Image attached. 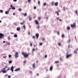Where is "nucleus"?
<instances>
[{"label": "nucleus", "mask_w": 78, "mask_h": 78, "mask_svg": "<svg viewBox=\"0 0 78 78\" xmlns=\"http://www.w3.org/2000/svg\"><path fill=\"white\" fill-rule=\"evenodd\" d=\"M22 54L23 55L25 58H28L29 55H30V53H27L26 52H22Z\"/></svg>", "instance_id": "nucleus-1"}, {"label": "nucleus", "mask_w": 78, "mask_h": 78, "mask_svg": "<svg viewBox=\"0 0 78 78\" xmlns=\"http://www.w3.org/2000/svg\"><path fill=\"white\" fill-rule=\"evenodd\" d=\"M71 27L72 28H75L76 27V24L75 23H74L73 24H71Z\"/></svg>", "instance_id": "nucleus-2"}, {"label": "nucleus", "mask_w": 78, "mask_h": 78, "mask_svg": "<svg viewBox=\"0 0 78 78\" xmlns=\"http://www.w3.org/2000/svg\"><path fill=\"white\" fill-rule=\"evenodd\" d=\"M71 56H72L71 54L68 55L67 54H66V58H70V57H71Z\"/></svg>", "instance_id": "nucleus-3"}, {"label": "nucleus", "mask_w": 78, "mask_h": 78, "mask_svg": "<svg viewBox=\"0 0 78 78\" xmlns=\"http://www.w3.org/2000/svg\"><path fill=\"white\" fill-rule=\"evenodd\" d=\"M4 37V35L2 34H0V39L3 38Z\"/></svg>", "instance_id": "nucleus-4"}, {"label": "nucleus", "mask_w": 78, "mask_h": 78, "mask_svg": "<svg viewBox=\"0 0 78 78\" xmlns=\"http://www.w3.org/2000/svg\"><path fill=\"white\" fill-rule=\"evenodd\" d=\"M16 58H18L19 56V55L18 54V52H16L15 53Z\"/></svg>", "instance_id": "nucleus-5"}, {"label": "nucleus", "mask_w": 78, "mask_h": 78, "mask_svg": "<svg viewBox=\"0 0 78 78\" xmlns=\"http://www.w3.org/2000/svg\"><path fill=\"white\" fill-rule=\"evenodd\" d=\"M14 67H13V66H12L11 67V69H10L12 71V72H14Z\"/></svg>", "instance_id": "nucleus-6"}, {"label": "nucleus", "mask_w": 78, "mask_h": 78, "mask_svg": "<svg viewBox=\"0 0 78 78\" xmlns=\"http://www.w3.org/2000/svg\"><path fill=\"white\" fill-rule=\"evenodd\" d=\"M54 5H55V6H57L58 5V2H56L55 3Z\"/></svg>", "instance_id": "nucleus-7"}, {"label": "nucleus", "mask_w": 78, "mask_h": 78, "mask_svg": "<svg viewBox=\"0 0 78 78\" xmlns=\"http://www.w3.org/2000/svg\"><path fill=\"white\" fill-rule=\"evenodd\" d=\"M36 37H37V39H38V38L39 37V34H36Z\"/></svg>", "instance_id": "nucleus-8"}, {"label": "nucleus", "mask_w": 78, "mask_h": 78, "mask_svg": "<svg viewBox=\"0 0 78 78\" xmlns=\"http://www.w3.org/2000/svg\"><path fill=\"white\" fill-rule=\"evenodd\" d=\"M50 69L51 71H52V70H53V66H51L50 67Z\"/></svg>", "instance_id": "nucleus-9"}, {"label": "nucleus", "mask_w": 78, "mask_h": 78, "mask_svg": "<svg viewBox=\"0 0 78 78\" xmlns=\"http://www.w3.org/2000/svg\"><path fill=\"white\" fill-rule=\"evenodd\" d=\"M8 13H9V10L5 12V14H8Z\"/></svg>", "instance_id": "nucleus-10"}, {"label": "nucleus", "mask_w": 78, "mask_h": 78, "mask_svg": "<svg viewBox=\"0 0 78 78\" xmlns=\"http://www.w3.org/2000/svg\"><path fill=\"white\" fill-rule=\"evenodd\" d=\"M35 22H36V24H39V23L38 22V21L37 20H35Z\"/></svg>", "instance_id": "nucleus-11"}, {"label": "nucleus", "mask_w": 78, "mask_h": 78, "mask_svg": "<svg viewBox=\"0 0 78 78\" xmlns=\"http://www.w3.org/2000/svg\"><path fill=\"white\" fill-rule=\"evenodd\" d=\"M2 72L3 73H6V70H2Z\"/></svg>", "instance_id": "nucleus-12"}, {"label": "nucleus", "mask_w": 78, "mask_h": 78, "mask_svg": "<svg viewBox=\"0 0 78 78\" xmlns=\"http://www.w3.org/2000/svg\"><path fill=\"white\" fill-rule=\"evenodd\" d=\"M32 66H33V68H35V67H36V66H35V63H34L33 64Z\"/></svg>", "instance_id": "nucleus-13"}, {"label": "nucleus", "mask_w": 78, "mask_h": 78, "mask_svg": "<svg viewBox=\"0 0 78 78\" xmlns=\"http://www.w3.org/2000/svg\"><path fill=\"white\" fill-rule=\"evenodd\" d=\"M23 15L24 16H27V13H23Z\"/></svg>", "instance_id": "nucleus-14"}, {"label": "nucleus", "mask_w": 78, "mask_h": 78, "mask_svg": "<svg viewBox=\"0 0 78 78\" xmlns=\"http://www.w3.org/2000/svg\"><path fill=\"white\" fill-rule=\"evenodd\" d=\"M13 37H17V34H15L14 35Z\"/></svg>", "instance_id": "nucleus-15"}, {"label": "nucleus", "mask_w": 78, "mask_h": 78, "mask_svg": "<svg viewBox=\"0 0 78 78\" xmlns=\"http://www.w3.org/2000/svg\"><path fill=\"white\" fill-rule=\"evenodd\" d=\"M19 69H20L19 68L17 69H16L15 70V72H17V71H18V70H19Z\"/></svg>", "instance_id": "nucleus-16"}, {"label": "nucleus", "mask_w": 78, "mask_h": 78, "mask_svg": "<svg viewBox=\"0 0 78 78\" xmlns=\"http://www.w3.org/2000/svg\"><path fill=\"white\" fill-rule=\"evenodd\" d=\"M16 30H17V31H20V28L17 27Z\"/></svg>", "instance_id": "nucleus-17"}, {"label": "nucleus", "mask_w": 78, "mask_h": 78, "mask_svg": "<svg viewBox=\"0 0 78 78\" xmlns=\"http://www.w3.org/2000/svg\"><path fill=\"white\" fill-rule=\"evenodd\" d=\"M55 3V2H51V5L52 6H53L54 5V4Z\"/></svg>", "instance_id": "nucleus-18"}, {"label": "nucleus", "mask_w": 78, "mask_h": 78, "mask_svg": "<svg viewBox=\"0 0 78 78\" xmlns=\"http://www.w3.org/2000/svg\"><path fill=\"white\" fill-rule=\"evenodd\" d=\"M12 62V60H10L9 62V64H11Z\"/></svg>", "instance_id": "nucleus-19"}, {"label": "nucleus", "mask_w": 78, "mask_h": 78, "mask_svg": "<svg viewBox=\"0 0 78 78\" xmlns=\"http://www.w3.org/2000/svg\"><path fill=\"white\" fill-rule=\"evenodd\" d=\"M56 14H57L58 16H59V12H58L56 11Z\"/></svg>", "instance_id": "nucleus-20"}, {"label": "nucleus", "mask_w": 78, "mask_h": 78, "mask_svg": "<svg viewBox=\"0 0 78 78\" xmlns=\"http://www.w3.org/2000/svg\"><path fill=\"white\" fill-rule=\"evenodd\" d=\"M43 44V43H40V45H41V46H42V45Z\"/></svg>", "instance_id": "nucleus-21"}, {"label": "nucleus", "mask_w": 78, "mask_h": 78, "mask_svg": "<svg viewBox=\"0 0 78 78\" xmlns=\"http://www.w3.org/2000/svg\"><path fill=\"white\" fill-rule=\"evenodd\" d=\"M6 57H7V56L6 55V56H3V58H6Z\"/></svg>", "instance_id": "nucleus-22"}, {"label": "nucleus", "mask_w": 78, "mask_h": 78, "mask_svg": "<svg viewBox=\"0 0 78 78\" xmlns=\"http://www.w3.org/2000/svg\"><path fill=\"white\" fill-rule=\"evenodd\" d=\"M23 27L24 28V30H25V29H26V27H25V25H24L23 26Z\"/></svg>", "instance_id": "nucleus-23"}, {"label": "nucleus", "mask_w": 78, "mask_h": 78, "mask_svg": "<svg viewBox=\"0 0 78 78\" xmlns=\"http://www.w3.org/2000/svg\"><path fill=\"white\" fill-rule=\"evenodd\" d=\"M70 39H69L68 41V43H70Z\"/></svg>", "instance_id": "nucleus-24"}, {"label": "nucleus", "mask_w": 78, "mask_h": 78, "mask_svg": "<svg viewBox=\"0 0 78 78\" xmlns=\"http://www.w3.org/2000/svg\"><path fill=\"white\" fill-rule=\"evenodd\" d=\"M26 62H27V61L26 60L24 61L23 62L24 64H26Z\"/></svg>", "instance_id": "nucleus-25"}, {"label": "nucleus", "mask_w": 78, "mask_h": 78, "mask_svg": "<svg viewBox=\"0 0 78 78\" xmlns=\"http://www.w3.org/2000/svg\"><path fill=\"white\" fill-rule=\"evenodd\" d=\"M70 29V28L69 27H67V30H69Z\"/></svg>", "instance_id": "nucleus-26"}, {"label": "nucleus", "mask_w": 78, "mask_h": 78, "mask_svg": "<svg viewBox=\"0 0 78 78\" xmlns=\"http://www.w3.org/2000/svg\"><path fill=\"white\" fill-rule=\"evenodd\" d=\"M74 53H76V54H77V51H76V50H75L74 51Z\"/></svg>", "instance_id": "nucleus-27"}, {"label": "nucleus", "mask_w": 78, "mask_h": 78, "mask_svg": "<svg viewBox=\"0 0 78 78\" xmlns=\"http://www.w3.org/2000/svg\"><path fill=\"white\" fill-rule=\"evenodd\" d=\"M7 45H10V43L7 42Z\"/></svg>", "instance_id": "nucleus-28"}, {"label": "nucleus", "mask_w": 78, "mask_h": 78, "mask_svg": "<svg viewBox=\"0 0 78 78\" xmlns=\"http://www.w3.org/2000/svg\"><path fill=\"white\" fill-rule=\"evenodd\" d=\"M59 61H57L55 62V63H56V64L57 63H59Z\"/></svg>", "instance_id": "nucleus-29"}, {"label": "nucleus", "mask_w": 78, "mask_h": 78, "mask_svg": "<svg viewBox=\"0 0 78 78\" xmlns=\"http://www.w3.org/2000/svg\"><path fill=\"white\" fill-rule=\"evenodd\" d=\"M0 12H1V13H3V10H0Z\"/></svg>", "instance_id": "nucleus-30"}, {"label": "nucleus", "mask_w": 78, "mask_h": 78, "mask_svg": "<svg viewBox=\"0 0 78 78\" xmlns=\"http://www.w3.org/2000/svg\"><path fill=\"white\" fill-rule=\"evenodd\" d=\"M11 56H12V55H9V58H11Z\"/></svg>", "instance_id": "nucleus-31"}, {"label": "nucleus", "mask_w": 78, "mask_h": 78, "mask_svg": "<svg viewBox=\"0 0 78 78\" xmlns=\"http://www.w3.org/2000/svg\"><path fill=\"white\" fill-rule=\"evenodd\" d=\"M8 40H10V37L9 36L8 37Z\"/></svg>", "instance_id": "nucleus-32"}, {"label": "nucleus", "mask_w": 78, "mask_h": 78, "mask_svg": "<svg viewBox=\"0 0 78 78\" xmlns=\"http://www.w3.org/2000/svg\"><path fill=\"white\" fill-rule=\"evenodd\" d=\"M63 10L64 11H66V9L65 8V7H64L63 8Z\"/></svg>", "instance_id": "nucleus-33"}, {"label": "nucleus", "mask_w": 78, "mask_h": 78, "mask_svg": "<svg viewBox=\"0 0 78 78\" xmlns=\"http://www.w3.org/2000/svg\"><path fill=\"white\" fill-rule=\"evenodd\" d=\"M29 72H30V73H31H31H33V72L32 71H30Z\"/></svg>", "instance_id": "nucleus-34"}, {"label": "nucleus", "mask_w": 78, "mask_h": 78, "mask_svg": "<svg viewBox=\"0 0 78 78\" xmlns=\"http://www.w3.org/2000/svg\"><path fill=\"white\" fill-rule=\"evenodd\" d=\"M38 5H40V4L41 3L40 2V1H38Z\"/></svg>", "instance_id": "nucleus-35"}, {"label": "nucleus", "mask_w": 78, "mask_h": 78, "mask_svg": "<svg viewBox=\"0 0 78 78\" xmlns=\"http://www.w3.org/2000/svg\"><path fill=\"white\" fill-rule=\"evenodd\" d=\"M41 17H38L39 20H41Z\"/></svg>", "instance_id": "nucleus-36"}, {"label": "nucleus", "mask_w": 78, "mask_h": 78, "mask_svg": "<svg viewBox=\"0 0 78 78\" xmlns=\"http://www.w3.org/2000/svg\"><path fill=\"white\" fill-rule=\"evenodd\" d=\"M28 2L29 3H31V0H28Z\"/></svg>", "instance_id": "nucleus-37"}, {"label": "nucleus", "mask_w": 78, "mask_h": 78, "mask_svg": "<svg viewBox=\"0 0 78 78\" xmlns=\"http://www.w3.org/2000/svg\"><path fill=\"white\" fill-rule=\"evenodd\" d=\"M33 52H34V51H35V49L34 48H33L32 50Z\"/></svg>", "instance_id": "nucleus-38"}, {"label": "nucleus", "mask_w": 78, "mask_h": 78, "mask_svg": "<svg viewBox=\"0 0 78 78\" xmlns=\"http://www.w3.org/2000/svg\"><path fill=\"white\" fill-rule=\"evenodd\" d=\"M34 9H36V7L34 6Z\"/></svg>", "instance_id": "nucleus-39"}, {"label": "nucleus", "mask_w": 78, "mask_h": 78, "mask_svg": "<svg viewBox=\"0 0 78 78\" xmlns=\"http://www.w3.org/2000/svg\"><path fill=\"white\" fill-rule=\"evenodd\" d=\"M62 37L63 38L64 37V35L63 34L62 35Z\"/></svg>", "instance_id": "nucleus-40"}, {"label": "nucleus", "mask_w": 78, "mask_h": 78, "mask_svg": "<svg viewBox=\"0 0 78 78\" xmlns=\"http://www.w3.org/2000/svg\"><path fill=\"white\" fill-rule=\"evenodd\" d=\"M8 74H6V75H5V77H6V76H8Z\"/></svg>", "instance_id": "nucleus-41"}, {"label": "nucleus", "mask_w": 78, "mask_h": 78, "mask_svg": "<svg viewBox=\"0 0 78 78\" xmlns=\"http://www.w3.org/2000/svg\"><path fill=\"white\" fill-rule=\"evenodd\" d=\"M47 55H45V58H47Z\"/></svg>", "instance_id": "nucleus-42"}, {"label": "nucleus", "mask_w": 78, "mask_h": 78, "mask_svg": "<svg viewBox=\"0 0 78 78\" xmlns=\"http://www.w3.org/2000/svg\"><path fill=\"white\" fill-rule=\"evenodd\" d=\"M23 23H23V22L20 23V24H21V25H23Z\"/></svg>", "instance_id": "nucleus-43"}, {"label": "nucleus", "mask_w": 78, "mask_h": 78, "mask_svg": "<svg viewBox=\"0 0 78 78\" xmlns=\"http://www.w3.org/2000/svg\"><path fill=\"white\" fill-rule=\"evenodd\" d=\"M15 9V7H12V9Z\"/></svg>", "instance_id": "nucleus-44"}, {"label": "nucleus", "mask_w": 78, "mask_h": 78, "mask_svg": "<svg viewBox=\"0 0 78 78\" xmlns=\"http://www.w3.org/2000/svg\"><path fill=\"white\" fill-rule=\"evenodd\" d=\"M13 1L14 2H17V0H13Z\"/></svg>", "instance_id": "nucleus-45"}, {"label": "nucleus", "mask_w": 78, "mask_h": 78, "mask_svg": "<svg viewBox=\"0 0 78 78\" xmlns=\"http://www.w3.org/2000/svg\"><path fill=\"white\" fill-rule=\"evenodd\" d=\"M44 6H46V3H45L44 4Z\"/></svg>", "instance_id": "nucleus-46"}, {"label": "nucleus", "mask_w": 78, "mask_h": 78, "mask_svg": "<svg viewBox=\"0 0 78 78\" xmlns=\"http://www.w3.org/2000/svg\"><path fill=\"white\" fill-rule=\"evenodd\" d=\"M29 20H30V21L31 20V18H29Z\"/></svg>", "instance_id": "nucleus-47"}, {"label": "nucleus", "mask_w": 78, "mask_h": 78, "mask_svg": "<svg viewBox=\"0 0 78 78\" xmlns=\"http://www.w3.org/2000/svg\"><path fill=\"white\" fill-rule=\"evenodd\" d=\"M14 25H15L16 26L17 25V24H16V23H14Z\"/></svg>", "instance_id": "nucleus-48"}, {"label": "nucleus", "mask_w": 78, "mask_h": 78, "mask_svg": "<svg viewBox=\"0 0 78 78\" xmlns=\"http://www.w3.org/2000/svg\"><path fill=\"white\" fill-rule=\"evenodd\" d=\"M13 16H15V15H16V13H13Z\"/></svg>", "instance_id": "nucleus-49"}, {"label": "nucleus", "mask_w": 78, "mask_h": 78, "mask_svg": "<svg viewBox=\"0 0 78 78\" xmlns=\"http://www.w3.org/2000/svg\"><path fill=\"white\" fill-rule=\"evenodd\" d=\"M10 7H11V8H13V6H12V5H10Z\"/></svg>", "instance_id": "nucleus-50"}, {"label": "nucleus", "mask_w": 78, "mask_h": 78, "mask_svg": "<svg viewBox=\"0 0 78 78\" xmlns=\"http://www.w3.org/2000/svg\"><path fill=\"white\" fill-rule=\"evenodd\" d=\"M77 12H78V11L76 10V14H77Z\"/></svg>", "instance_id": "nucleus-51"}, {"label": "nucleus", "mask_w": 78, "mask_h": 78, "mask_svg": "<svg viewBox=\"0 0 78 78\" xmlns=\"http://www.w3.org/2000/svg\"><path fill=\"white\" fill-rule=\"evenodd\" d=\"M32 43H31L30 44V45L31 47H32Z\"/></svg>", "instance_id": "nucleus-52"}, {"label": "nucleus", "mask_w": 78, "mask_h": 78, "mask_svg": "<svg viewBox=\"0 0 78 78\" xmlns=\"http://www.w3.org/2000/svg\"><path fill=\"white\" fill-rule=\"evenodd\" d=\"M8 78H11V76H8Z\"/></svg>", "instance_id": "nucleus-53"}, {"label": "nucleus", "mask_w": 78, "mask_h": 78, "mask_svg": "<svg viewBox=\"0 0 78 78\" xmlns=\"http://www.w3.org/2000/svg\"><path fill=\"white\" fill-rule=\"evenodd\" d=\"M32 37L33 38V39H35V37L34 36H33Z\"/></svg>", "instance_id": "nucleus-54"}, {"label": "nucleus", "mask_w": 78, "mask_h": 78, "mask_svg": "<svg viewBox=\"0 0 78 78\" xmlns=\"http://www.w3.org/2000/svg\"><path fill=\"white\" fill-rule=\"evenodd\" d=\"M6 69V68H4V69H2V70H5Z\"/></svg>", "instance_id": "nucleus-55"}, {"label": "nucleus", "mask_w": 78, "mask_h": 78, "mask_svg": "<svg viewBox=\"0 0 78 78\" xmlns=\"http://www.w3.org/2000/svg\"><path fill=\"white\" fill-rule=\"evenodd\" d=\"M11 34H13L14 33H13V32H11Z\"/></svg>", "instance_id": "nucleus-56"}, {"label": "nucleus", "mask_w": 78, "mask_h": 78, "mask_svg": "<svg viewBox=\"0 0 78 78\" xmlns=\"http://www.w3.org/2000/svg\"><path fill=\"white\" fill-rule=\"evenodd\" d=\"M28 34L29 35H30V32H28Z\"/></svg>", "instance_id": "nucleus-57"}, {"label": "nucleus", "mask_w": 78, "mask_h": 78, "mask_svg": "<svg viewBox=\"0 0 78 78\" xmlns=\"http://www.w3.org/2000/svg\"><path fill=\"white\" fill-rule=\"evenodd\" d=\"M57 19H58V20H59V17H57Z\"/></svg>", "instance_id": "nucleus-58"}, {"label": "nucleus", "mask_w": 78, "mask_h": 78, "mask_svg": "<svg viewBox=\"0 0 78 78\" xmlns=\"http://www.w3.org/2000/svg\"><path fill=\"white\" fill-rule=\"evenodd\" d=\"M58 45H60V46H61V43H58Z\"/></svg>", "instance_id": "nucleus-59"}, {"label": "nucleus", "mask_w": 78, "mask_h": 78, "mask_svg": "<svg viewBox=\"0 0 78 78\" xmlns=\"http://www.w3.org/2000/svg\"><path fill=\"white\" fill-rule=\"evenodd\" d=\"M68 48H70V45H69L68 46Z\"/></svg>", "instance_id": "nucleus-60"}, {"label": "nucleus", "mask_w": 78, "mask_h": 78, "mask_svg": "<svg viewBox=\"0 0 78 78\" xmlns=\"http://www.w3.org/2000/svg\"><path fill=\"white\" fill-rule=\"evenodd\" d=\"M61 12V10H58V12Z\"/></svg>", "instance_id": "nucleus-61"}, {"label": "nucleus", "mask_w": 78, "mask_h": 78, "mask_svg": "<svg viewBox=\"0 0 78 78\" xmlns=\"http://www.w3.org/2000/svg\"><path fill=\"white\" fill-rule=\"evenodd\" d=\"M20 11H22V9H20Z\"/></svg>", "instance_id": "nucleus-62"}, {"label": "nucleus", "mask_w": 78, "mask_h": 78, "mask_svg": "<svg viewBox=\"0 0 78 78\" xmlns=\"http://www.w3.org/2000/svg\"><path fill=\"white\" fill-rule=\"evenodd\" d=\"M44 40H45V39H44V38H43L42 39V41H44Z\"/></svg>", "instance_id": "nucleus-63"}, {"label": "nucleus", "mask_w": 78, "mask_h": 78, "mask_svg": "<svg viewBox=\"0 0 78 78\" xmlns=\"http://www.w3.org/2000/svg\"><path fill=\"white\" fill-rule=\"evenodd\" d=\"M57 34H59V32H57Z\"/></svg>", "instance_id": "nucleus-64"}]
</instances>
